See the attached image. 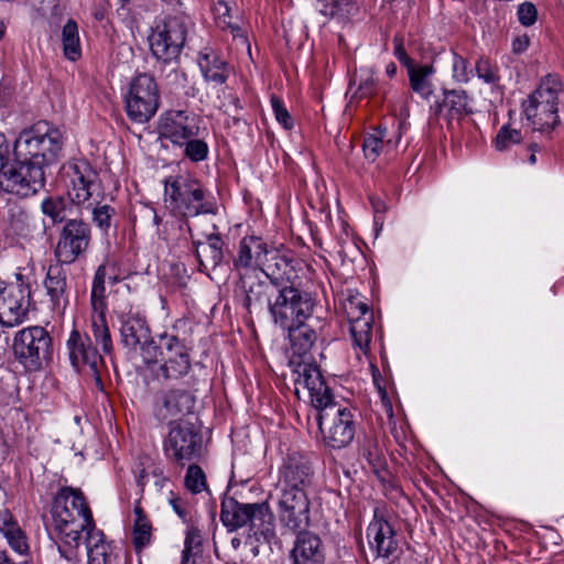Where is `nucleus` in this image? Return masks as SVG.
<instances>
[{
  "label": "nucleus",
  "instance_id": "obj_42",
  "mask_svg": "<svg viewBox=\"0 0 564 564\" xmlns=\"http://www.w3.org/2000/svg\"><path fill=\"white\" fill-rule=\"evenodd\" d=\"M200 553L202 535L197 529L191 528L186 532L181 564H207Z\"/></svg>",
  "mask_w": 564,
  "mask_h": 564
},
{
  "label": "nucleus",
  "instance_id": "obj_24",
  "mask_svg": "<svg viewBox=\"0 0 564 564\" xmlns=\"http://www.w3.org/2000/svg\"><path fill=\"white\" fill-rule=\"evenodd\" d=\"M304 271L302 260L294 257L291 251L280 252L271 250L261 273L270 280L278 289L284 285H295L301 283L300 273Z\"/></svg>",
  "mask_w": 564,
  "mask_h": 564
},
{
  "label": "nucleus",
  "instance_id": "obj_7",
  "mask_svg": "<svg viewBox=\"0 0 564 564\" xmlns=\"http://www.w3.org/2000/svg\"><path fill=\"white\" fill-rule=\"evenodd\" d=\"M220 519L230 530L249 524L256 536L260 534L267 539L272 534V513L268 502L241 503L230 498L221 505Z\"/></svg>",
  "mask_w": 564,
  "mask_h": 564
},
{
  "label": "nucleus",
  "instance_id": "obj_41",
  "mask_svg": "<svg viewBox=\"0 0 564 564\" xmlns=\"http://www.w3.org/2000/svg\"><path fill=\"white\" fill-rule=\"evenodd\" d=\"M90 323L96 344L101 345L104 354L110 355L112 352L113 345L106 321V311L91 312Z\"/></svg>",
  "mask_w": 564,
  "mask_h": 564
},
{
  "label": "nucleus",
  "instance_id": "obj_61",
  "mask_svg": "<svg viewBox=\"0 0 564 564\" xmlns=\"http://www.w3.org/2000/svg\"><path fill=\"white\" fill-rule=\"evenodd\" d=\"M170 505L172 509L177 513V516L186 521L187 519V509L185 502L180 497H173L170 499Z\"/></svg>",
  "mask_w": 564,
  "mask_h": 564
},
{
  "label": "nucleus",
  "instance_id": "obj_30",
  "mask_svg": "<svg viewBox=\"0 0 564 564\" xmlns=\"http://www.w3.org/2000/svg\"><path fill=\"white\" fill-rule=\"evenodd\" d=\"M0 533L15 553L20 555L29 553V538L9 510L0 511Z\"/></svg>",
  "mask_w": 564,
  "mask_h": 564
},
{
  "label": "nucleus",
  "instance_id": "obj_15",
  "mask_svg": "<svg viewBox=\"0 0 564 564\" xmlns=\"http://www.w3.org/2000/svg\"><path fill=\"white\" fill-rule=\"evenodd\" d=\"M91 242V229L83 219L67 220L59 231L54 250L59 263L72 264L84 256Z\"/></svg>",
  "mask_w": 564,
  "mask_h": 564
},
{
  "label": "nucleus",
  "instance_id": "obj_56",
  "mask_svg": "<svg viewBox=\"0 0 564 564\" xmlns=\"http://www.w3.org/2000/svg\"><path fill=\"white\" fill-rule=\"evenodd\" d=\"M271 106L273 113L275 116V119L279 121V123L282 124V127L286 130L292 129L293 127V119L285 108L283 101L278 98L276 96L271 97Z\"/></svg>",
  "mask_w": 564,
  "mask_h": 564
},
{
  "label": "nucleus",
  "instance_id": "obj_33",
  "mask_svg": "<svg viewBox=\"0 0 564 564\" xmlns=\"http://www.w3.org/2000/svg\"><path fill=\"white\" fill-rule=\"evenodd\" d=\"M45 288L55 306H65L67 301L66 273L59 264L51 265L45 279Z\"/></svg>",
  "mask_w": 564,
  "mask_h": 564
},
{
  "label": "nucleus",
  "instance_id": "obj_40",
  "mask_svg": "<svg viewBox=\"0 0 564 564\" xmlns=\"http://www.w3.org/2000/svg\"><path fill=\"white\" fill-rule=\"evenodd\" d=\"M408 73L411 88L423 98H429L433 94V85L430 80V76L434 73L433 66L413 65Z\"/></svg>",
  "mask_w": 564,
  "mask_h": 564
},
{
  "label": "nucleus",
  "instance_id": "obj_8",
  "mask_svg": "<svg viewBox=\"0 0 564 564\" xmlns=\"http://www.w3.org/2000/svg\"><path fill=\"white\" fill-rule=\"evenodd\" d=\"M317 411V423L325 444L332 448H344L352 442L356 424L350 409L333 400Z\"/></svg>",
  "mask_w": 564,
  "mask_h": 564
},
{
  "label": "nucleus",
  "instance_id": "obj_47",
  "mask_svg": "<svg viewBox=\"0 0 564 564\" xmlns=\"http://www.w3.org/2000/svg\"><path fill=\"white\" fill-rule=\"evenodd\" d=\"M230 7L227 0H218L214 6V14L217 25L221 30H229L234 37L241 36V30L231 22Z\"/></svg>",
  "mask_w": 564,
  "mask_h": 564
},
{
  "label": "nucleus",
  "instance_id": "obj_63",
  "mask_svg": "<svg viewBox=\"0 0 564 564\" xmlns=\"http://www.w3.org/2000/svg\"><path fill=\"white\" fill-rule=\"evenodd\" d=\"M397 73V66L394 63H390L387 65L386 67V74L389 76V77H393Z\"/></svg>",
  "mask_w": 564,
  "mask_h": 564
},
{
  "label": "nucleus",
  "instance_id": "obj_2",
  "mask_svg": "<svg viewBox=\"0 0 564 564\" xmlns=\"http://www.w3.org/2000/svg\"><path fill=\"white\" fill-rule=\"evenodd\" d=\"M63 148L62 130L47 121H39L19 134L13 152L17 160L31 164L39 163L44 171L45 166L58 160Z\"/></svg>",
  "mask_w": 564,
  "mask_h": 564
},
{
  "label": "nucleus",
  "instance_id": "obj_28",
  "mask_svg": "<svg viewBox=\"0 0 564 564\" xmlns=\"http://www.w3.org/2000/svg\"><path fill=\"white\" fill-rule=\"evenodd\" d=\"M238 288L242 292V305L249 312H270L278 288L264 280H254L252 274L239 276Z\"/></svg>",
  "mask_w": 564,
  "mask_h": 564
},
{
  "label": "nucleus",
  "instance_id": "obj_39",
  "mask_svg": "<svg viewBox=\"0 0 564 564\" xmlns=\"http://www.w3.org/2000/svg\"><path fill=\"white\" fill-rule=\"evenodd\" d=\"M72 204L62 196H50L42 202L41 209L53 224H61L69 220L68 217L73 210Z\"/></svg>",
  "mask_w": 564,
  "mask_h": 564
},
{
  "label": "nucleus",
  "instance_id": "obj_26",
  "mask_svg": "<svg viewBox=\"0 0 564 564\" xmlns=\"http://www.w3.org/2000/svg\"><path fill=\"white\" fill-rule=\"evenodd\" d=\"M158 132L160 139L178 147L188 138L199 137L202 131L195 115L184 110H169L161 116Z\"/></svg>",
  "mask_w": 564,
  "mask_h": 564
},
{
  "label": "nucleus",
  "instance_id": "obj_29",
  "mask_svg": "<svg viewBox=\"0 0 564 564\" xmlns=\"http://www.w3.org/2000/svg\"><path fill=\"white\" fill-rule=\"evenodd\" d=\"M297 533L291 551L292 564H324L326 554L321 538L306 530Z\"/></svg>",
  "mask_w": 564,
  "mask_h": 564
},
{
  "label": "nucleus",
  "instance_id": "obj_31",
  "mask_svg": "<svg viewBox=\"0 0 564 564\" xmlns=\"http://www.w3.org/2000/svg\"><path fill=\"white\" fill-rule=\"evenodd\" d=\"M205 242L194 241L195 253L199 263L200 271H208L218 267L224 258V241L217 232L206 235Z\"/></svg>",
  "mask_w": 564,
  "mask_h": 564
},
{
  "label": "nucleus",
  "instance_id": "obj_25",
  "mask_svg": "<svg viewBox=\"0 0 564 564\" xmlns=\"http://www.w3.org/2000/svg\"><path fill=\"white\" fill-rule=\"evenodd\" d=\"M367 540L371 560L378 564H388L399 547L392 524L377 513L367 528Z\"/></svg>",
  "mask_w": 564,
  "mask_h": 564
},
{
  "label": "nucleus",
  "instance_id": "obj_57",
  "mask_svg": "<svg viewBox=\"0 0 564 564\" xmlns=\"http://www.w3.org/2000/svg\"><path fill=\"white\" fill-rule=\"evenodd\" d=\"M361 455L367 459V462L373 466H380L381 464V449L378 444L371 440L367 438L361 446Z\"/></svg>",
  "mask_w": 564,
  "mask_h": 564
},
{
  "label": "nucleus",
  "instance_id": "obj_22",
  "mask_svg": "<svg viewBox=\"0 0 564 564\" xmlns=\"http://www.w3.org/2000/svg\"><path fill=\"white\" fill-rule=\"evenodd\" d=\"M194 405L195 397L187 390L163 389L155 393L153 415L159 422L172 425L192 413Z\"/></svg>",
  "mask_w": 564,
  "mask_h": 564
},
{
  "label": "nucleus",
  "instance_id": "obj_45",
  "mask_svg": "<svg viewBox=\"0 0 564 564\" xmlns=\"http://www.w3.org/2000/svg\"><path fill=\"white\" fill-rule=\"evenodd\" d=\"M183 148L184 156L191 162L197 163L208 158L209 148L206 141L199 137L188 138L184 143L178 145Z\"/></svg>",
  "mask_w": 564,
  "mask_h": 564
},
{
  "label": "nucleus",
  "instance_id": "obj_46",
  "mask_svg": "<svg viewBox=\"0 0 564 564\" xmlns=\"http://www.w3.org/2000/svg\"><path fill=\"white\" fill-rule=\"evenodd\" d=\"M443 106L448 109L452 117H462L468 112V97L464 90H449L445 93Z\"/></svg>",
  "mask_w": 564,
  "mask_h": 564
},
{
  "label": "nucleus",
  "instance_id": "obj_4",
  "mask_svg": "<svg viewBox=\"0 0 564 564\" xmlns=\"http://www.w3.org/2000/svg\"><path fill=\"white\" fill-rule=\"evenodd\" d=\"M563 84L558 76H545L536 89L523 102V113L533 129L539 131L553 130L560 123L558 96Z\"/></svg>",
  "mask_w": 564,
  "mask_h": 564
},
{
  "label": "nucleus",
  "instance_id": "obj_53",
  "mask_svg": "<svg viewBox=\"0 0 564 564\" xmlns=\"http://www.w3.org/2000/svg\"><path fill=\"white\" fill-rule=\"evenodd\" d=\"M104 542H106L105 535H104L102 531H100L96 528L95 521L91 518L90 523L85 527V530L82 533L80 545H85L86 553H88L89 550H93L96 546H99V544H101Z\"/></svg>",
  "mask_w": 564,
  "mask_h": 564
},
{
  "label": "nucleus",
  "instance_id": "obj_44",
  "mask_svg": "<svg viewBox=\"0 0 564 564\" xmlns=\"http://www.w3.org/2000/svg\"><path fill=\"white\" fill-rule=\"evenodd\" d=\"M387 137V130L386 129H376L372 133H369L365 137L364 143H362V150L365 158L370 161L375 162L384 147H390L392 140L388 139Z\"/></svg>",
  "mask_w": 564,
  "mask_h": 564
},
{
  "label": "nucleus",
  "instance_id": "obj_62",
  "mask_svg": "<svg viewBox=\"0 0 564 564\" xmlns=\"http://www.w3.org/2000/svg\"><path fill=\"white\" fill-rule=\"evenodd\" d=\"M535 148H536V145H535V144H531V145L529 147L530 155H529L528 161H529V163H530L531 165L535 164V162H536Z\"/></svg>",
  "mask_w": 564,
  "mask_h": 564
},
{
  "label": "nucleus",
  "instance_id": "obj_17",
  "mask_svg": "<svg viewBox=\"0 0 564 564\" xmlns=\"http://www.w3.org/2000/svg\"><path fill=\"white\" fill-rule=\"evenodd\" d=\"M117 315L121 324L119 329L121 344L129 349L137 350L139 348L143 362L153 360L158 341L151 336L147 319L139 313L120 312Z\"/></svg>",
  "mask_w": 564,
  "mask_h": 564
},
{
  "label": "nucleus",
  "instance_id": "obj_35",
  "mask_svg": "<svg viewBox=\"0 0 564 564\" xmlns=\"http://www.w3.org/2000/svg\"><path fill=\"white\" fill-rule=\"evenodd\" d=\"M198 64L207 82L216 85L226 83L229 76V67L217 54L212 52L202 55Z\"/></svg>",
  "mask_w": 564,
  "mask_h": 564
},
{
  "label": "nucleus",
  "instance_id": "obj_38",
  "mask_svg": "<svg viewBox=\"0 0 564 564\" xmlns=\"http://www.w3.org/2000/svg\"><path fill=\"white\" fill-rule=\"evenodd\" d=\"M135 516L132 528V542L135 551L140 552L148 546L152 539V524L147 514L144 513L140 502H137L133 508Z\"/></svg>",
  "mask_w": 564,
  "mask_h": 564
},
{
  "label": "nucleus",
  "instance_id": "obj_37",
  "mask_svg": "<svg viewBox=\"0 0 564 564\" xmlns=\"http://www.w3.org/2000/svg\"><path fill=\"white\" fill-rule=\"evenodd\" d=\"M61 42L64 57L76 62L82 57V45L78 24L75 20L68 19L62 28Z\"/></svg>",
  "mask_w": 564,
  "mask_h": 564
},
{
  "label": "nucleus",
  "instance_id": "obj_64",
  "mask_svg": "<svg viewBox=\"0 0 564 564\" xmlns=\"http://www.w3.org/2000/svg\"><path fill=\"white\" fill-rule=\"evenodd\" d=\"M172 10L176 11L182 6L180 0H163Z\"/></svg>",
  "mask_w": 564,
  "mask_h": 564
},
{
  "label": "nucleus",
  "instance_id": "obj_36",
  "mask_svg": "<svg viewBox=\"0 0 564 564\" xmlns=\"http://www.w3.org/2000/svg\"><path fill=\"white\" fill-rule=\"evenodd\" d=\"M318 11L328 19L346 23L357 14L358 6L355 0H322Z\"/></svg>",
  "mask_w": 564,
  "mask_h": 564
},
{
  "label": "nucleus",
  "instance_id": "obj_49",
  "mask_svg": "<svg viewBox=\"0 0 564 564\" xmlns=\"http://www.w3.org/2000/svg\"><path fill=\"white\" fill-rule=\"evenodd\" d=\"M521 141L522 134L520 130L511 128L510 124H503L499 129L494 140V144L497 151L502 152L509 150L512 145L518 144Z\"/></svg>",
  "mask_w": 564,
  "mask_h": 564
},
{
  "label": "nucleus",
  "instance_id": "obj_13",
  "mask_svg": "<svg viewBox=\"0 0 564 564\" xmlns=\"http://www.w3.org/2000/svg\"><path fill=\"white\" fill-rule=\"evenodd\" d=\"M45 185V172L39 163L31 164L14 160L8 164L2 161L0 165V189L20 197H29L37 193Z\"/></svg>",
  "mask_w": 564,
  "mask_h": 564
},
{
  "label": "nucleus",
  "instance_id": "obj_48",
  "mask_svg": "<svg viewBox=\"0 0 564 564\" xmlns=\"http://www.w3.org/2000/svg\"><path fill=\"white\" fill-rule=\"evenodd\" d=\"M475 70L477 77L484 80V83L491 85L494 87L499 86V67L496 64H494L489 58L480 56L475 64Z\"/></svg>",
  "mask_w": 564,
  "mask_h": 564
},
{
  "label": "nucleus",
  "instance_id": "obj_9",
  "mask_svg": "<svg viewBox=\"0 0 564 564\" xmlns=\"http://www.w3.org/2000/svg\"><path fill=\"white\" fill-rule=\"evenodd\" d=\"M12 351L26 369L39 370L52 357L53 340L46 328L29 326L14 334Z\"/></svg>",
  "mask_w": 564,
  "mask_h": 564
},
{
  "label": "nucleus",
  "instance_id": "obj_3",
  "mask_svg": "<svg viewBox=\"0 0 564 564\" xmlns=\"http://www.w3.org/2000/svg\"><path fill=\"white\" fill-rule=\"evenodd\" d=\"M164 204L171 213L184 218L214 215L217 210L202 183L189 175H172L164 180Z\"/></svg>",
  "mask_w": 564,
  "mask_h": 564
},
{
  "label": "nucleus",
  "instance_id": "obj_52",
  "mask_svg": "<svg viewBox=\"0 0 564 564\" xmlns=\"http://www.w3.org/2000/svg\"><path fill=\"white\" fill-rule=\"evenodd\" d=\"M453 78L458 82L466 84L470 80L473 75V68L467 58L453 53L452 61Z\"/></svg>",
  "mask_w": 564,
  "mask_h": 564
},
{
  "label": "nucleus",
  "instance_id": "obj_32",
  "mask_svg": "<svg viewBox=\"0 0 564 564\" xmlns=\"http://www.w3.org/2000/svg\"><path fill=\"white\" fill-rule=\"evenodd\" d=\"M289 332V338L294 354L299 355L301 360H310L307 357L317 339V333L312 325L300 323L299 326L285 328Z\"/></svg>",
  "mask_w": 564,
  "mask_h": 564
},
{
  "label": "nucleus",
  "instance_id": "obj_12",
  "mask_svg": "<svg viewBox=\"0 0 564 564\" xmlns=\"http://www.w3.org/2000/svg\"><path fill=\"white\" fill-rule=\"evenodd\" d=\"M189 18L185 14L167 17L162 26L149 36L152 55L163 63L178 57L186 41Z\"/></svg>",
  "mask_w": 564,
  "mask_h": 564
},
{
  "label": "nucleus",
  "instance_id": "obj_51",
  "mask_svg": "<svg viewBox=\"0 0 564 564\" xmlns=\"http://www.w3.org/2000/svg\"><path fill=\"white\" fill-rule=\"evenodd\" d=\"M381 87L377 78L375 77V72L371 68H364L360 70V79L358 86V93L361 98L376 96L379 94Z\"/></svg>",
  "mask_w": 564,
  "mask_h": 564
},
{
  "label": "nucleus",
  "instance_id": "obj_19",
  "mask_svg": "<svg viewBox=\"0 0 564 564\" xmlns=\"http://www.w3.org/2000/svg\"><path fill=\"white\" fill-rule=\"evenodd\" d=\"M163 449L167 458L184 466L185 460H192L200 455L202 436L189 423L172 424L164 440Z\"/></svg>",
  "mask_w": 564,
  "mask_h": 564
},
{
  "label": "nucleus",
  "instance_id": "obj_16",
  "mask_svg": "<svg viewBox=\"0 0 564 564\" xmlns=\"http://www.w3.org/2000/svg\"><path fill=\"white\" fill-rule=\"evenodd\" d=\"M343 310L349 322L354 346L364 355H368L372 338L373 313L358 293L347 295L343 302Z\"/></svg>",
  "mask_w": 564,
  "mask_h": 564
},
{
  "label": "nucleus",
  "instance_id": "obj_27",
  "mask_svg": "<svg viewBox=\"0 0 564 564\" xmlns=\"http://www.w3.org/2000/svg\"><path fill=\"white\" fill-rule=\"evenodd\" d=\"M67 348L69 351V360L72 366L78 371L89 372L98 381H100L99 372L104 364L101 355L93 346L89 336L80 334L74 329L68 339Z\"/></svg>",
  "mask_w": 564,
  "mask_h": 564
},
{
  "label": "nucleus",
  "instance_id": "obj_6",
  "mask_svg": "<svg viewBox=\"0 0 564 564\" xmlns=\"http://www.w3.org/2000/svg\"><path fill=\"white\" fill-rule=\"evenodd\" d=\"M315 305V299L301 288V283L284 285L276 291L270 305V315L275 325L292 328L308 321L313 316Z\"/></svg>",
  "mask_w": 564,
  "mask_h": 564
},
{
  "label": "nucleus",
  "instance_id": "obj_1",
  "mask_svg": "<svg viewBox=\"0 0 564 564\" xmlns=\"http://www.w3.org/2000/svg\"><path fill=\"white\" fill-rule=\"evenodd\" d=\"M51 514L54 532L63 546L76 551L82 543V533L93 518L83 492L70 487L62 488L54 497Z\"/></svg>",
  "mask_w": 564,
  "mask_h": 564
},
{
  "label": "nucleus",
  "instance_id": "obj_58",
  "mask_svg": "<svg viewBox=\"0 0 564 564\" xmlns=\"http://www.w3.org/2000/svg\"><path fill=\"white\" fill-rule=\"evenodd\" d=\"M110 555L111 549L107 542L99 544L87 553L89 564H107Z\"/></svg>",
  "mask_w": 564,
  "mask_h": 564
},
{
  "label": "nucleus",
  "instance_id": "obj_14",
  "mask_svg": "<svg viewBox=\"0 0 564 564\" xmlns=\"http://www.w3.org/2000/svg\"><path fill=\"white\" fill-rule=\"evenodd\" d=\"M293 376L297 398H308L316 410L334 400L319 367L311 360H300L293 370Z\"/></svg>",
  "mask_w": 564,
  "mask_h": 564
},
{
  "label": "nucleus",
  "instance_id": "obj_10",
  "mask_svg": "<svg viewBox=\"0 0 564 564\" xmlns=\"http://www.w3.org/2000/svg\"><path fill=\"white\" fill-rule=\"evenodd\" d=\"M67 196L73 204L93 207L101 198L98 173L86 160H75L64 166Z\"/></svg>",
  "mask_w": 564,
  "mask_h": 564
},
{
  "label": "nucleus",
  "instance_id": "obj_59",
  "mask_svg": "<svg viewBox=\"0 0 564 564\" xmlns=\"http://www.w3.org/2000/svg\"><path fill=\"white\" fill-rule=\"evenodd\" d=\"M394 44V56L403 64L408 69L413 66L412 59L406 54L404 48L403 39L399 35L393 37Z\"/></svg>",
  "mask_w": 564,
  "mask_h": 564
},
{
  "label": "nucleus",
  "instance_id": "obj_34",
  "mask_svg": "<svg viewBox=\"0 0 564 564\" xmlns=\"http://www.w3.org/2000/svg\"><path fill=\"white\" fill-rule=\"evenodd\" d=\"M35 229L32 216L20 206H12L8 214L6 231L9 236L29 238Z\"/></svg>",
  "mask_w": 564,
  "mask_h": 564
},
{
  "label": "nucleus",
  "instance_id": "obj_11",
  "mask_svg": "<svg viewBox=\"0 0 564 564\" xmlns=\"http://www.w3.org/2000/svg\"><path fill=\"white\" fill-rule=\"evenodd\" d=\"M128 117L138 123L148 122L158 111L160 91L154 77L148 73L137 74L124 95Z\"/></svg>",
  "mask_w": 564,
  "mask_h": 564
},
{
  "label": "nucleus",
  "instance_id": "obj_23",
  "mask_svg": "<svg viewBox=\"0 0 564 564\" xmlns=\"http://www.w3.org/2000/svg\"><path fill=\"white\" fill-rule=\"evenodd\" d=\"M272 248L260 236L250 235L240 239L232 257V268L239 276L261 272Z\"/></svg>",
  "mask_w": 564,
  "mask_h": 564
},
{
  "label": "nucleus",
  "instance_id": "obj_5",
  "mask_svg": "<svg viewBox=\"0 0 564 564\" xmlns=\"http://www.w3.org/2000/svg\"><path fill=\"white\" fill-rule=\"evenodd\" d=\"M154 379L159 381L178 380L186 376L191 368L189 349L174 334L163 333L155 344V357L145 360Z\"/></svg>",
  "mask_w": 564,
  "mask_h": 564
},
{
  "label": "nucleus",
  "instance_id": "obj_50",
  "mask_svg": "<svg viewBox=\"0 0 564 564\" xmlns=\"http://www.w3.org/2000/svg\"><path fill=\"white\" fill-rule=\"evenodd\" d=\"M184 484L186 489L192 494H199L207 490L206 475L202 467L196 464L189 465L184 478Z\"/></svg>",
  "mask_w": 564,
  "mask_h": 564
},
{
  "label": "nucleus",
  "instance_id": "obj_21",
  "mask_svg": "<svg viewBox=\"0 0 564 564\" xmlns=\"http://www.w3.org/2000/svg\"><path fill=\"white\" fill-rule=\"evenodd\" d=\"M313 467L310 459L299 453H288L279 468L275 491L307 492L313 482Z\"/></svg>",
  "mask_w": 564,
  "mask_h": 564
},
{
  "label": "nucleus",
  "instance_id": "obj_54",
  "mask_svg": "<svg viewBox=\"0 0 564 564\" xmlns=\"http://www.w3.org/2000/svg\"><path fill=\"white\" fill-rule=\"evenodd\" d=\"M93 220L97 227L102 230H108L111 225V219L115 216V208L110 205H99V202L93 207Z\"/></svg>",
  "mask_w": 564,
  "mask_h": 564
},
{
  "label": "nucleus",
  "instance_id": "obj_18",
  "mask_svg": "<svg viewBox=\"0 0 564 564\" xmlns=\"http://www.w3.org/2000/svg\"><path fill=\"white\" fill-rule=\"evenodd\" d=\"M31 304L30 288L21 278L7 284L0 280V324L13 327L21 324Z\"/></svg>",
  "mask_w": 564,
  "mask_h": 564
},
{
  "label": "nucleus",
  "instance_id": "obj_43",
  "mask_svg": "<svg viewBox=\"0 0 564 564\" xmlns=\"http://www.w3.org/2000/svg\"><path fill=\"white\" fill-rule=\"evenodd\" d=\"M106 275H107V268L105 264H100L95 272L93 285H91V294H90L91 312L107 311L106 286H105Z\"/></svg>",
  "mask_w": 564,
  "mask_h": 564
},
{
  "label": "nucleus",
  "instance_id": "obj_55",
  "mask_svg": "<svg viewBox=\"0 0 564 564\" xmlns=\"http://www.w3.org/2000/svg\"><path fill=\"white\" fill-rule=\"evenodd\" d=\"M517 17L521 25L532 26L538 20V9L534 3L524 1L518 6Z\"/></svg>",
  "mask_w": 564,
  "mask_h": 564
},
{
  "label": "nucleus",
  "instance_id": "obj_60",
  "mask_svg": "<svg viewBox=\"0 0 564 564\" xmlns=\"http://www.w3.org/2000/svg\"><path fill=\"white\" fill-rule=\"evenodd\" d=\"M530 37L527 34L519 35L512 41V52L521 54L529 47Z\"/></svg>",
  "mask_w": 564,
  "mask_h": 564
},
{
  "label": "nucleus",
  "instance_id": "obj_20",
  "mask_svg": "<svg viewBox=\"0 0 564 564\" xmlns=\"http://www.w3.org/2000/svg\"><path fill=\"white\" fill-rule=\"evenodd\" d=\"M311 502L307 492L276 491V512L280 523L292 532L310 525Z\"/></svg>",
  "mask_w": 564,
  "mask_h": 564
}]
</instances>
